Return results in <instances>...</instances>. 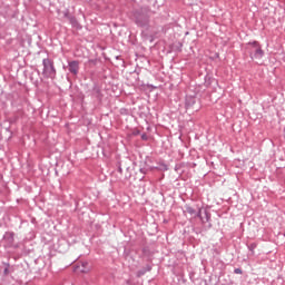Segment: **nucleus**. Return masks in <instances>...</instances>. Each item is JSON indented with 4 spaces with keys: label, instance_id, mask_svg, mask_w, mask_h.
Masks as SVG:
<instances>
[{
    "label": "nucleus",
    "instance_id": "obj_1",
    "mask_svg": "<svg viewBox=\"0 0 285 285\" xmlns=\"http://www.w3.org/2000/svg\"><path fill=\"white\" fill-rule=\"evenodd\" d=\"M131 19L138 28H148L150 26V11L146 9H137L131 13Z\"/></svg>",
    "mask_w": 285,
    "mask_h": 285
},
{
    "label": "nucleus",
    "instance_id": "obj_2",
    "mask_svg": "<svg viewBox=\"0 0 285 285\" xmlns=\"http://www.w3.org/2000/svg\"><path fill=\"white\" fill-rule=\"evenodd\" d=\"M42 76L45 79H56L57 78V69L55 68V61L50 60L49 58H45L42 60Z\"/></svg>",
    "mask_w": 285,
    "mask_h": 285
},
{
    "label": "nucleus",
    "instance_id": "obj_3",
    "mask_svg": "<svg viewBox=\"0 0 285 285\" xmlns=\"http://www.w3.org/2000/svg\"><path fill=\"white\" fill-rule=\"evenodd\" d=\"M248 46V53L250 59H262V57H264V50H262L259 42H249Z\"/></svg>",
    "mask_w": 285,
    "mask_h": 285
},
{
    "label": "nucleus",
    "instance_id": "obj_4",
    "mask_svg": "<svg viewBox=\"0 0 285 285\" xmlns=\"http://www.w3.org/2000/svg\"><path fill=\"white\" fill-rule=\"evenodd\" d=\"M186 213H188L189 215H196V217H198L202 222V224H206L208 222H210V213H208V210H205V218L202 216V208L197 210H195V208H193L191 206L186 205Z\"/></svg>",
    "mask_w": 285,
    "mask_h": 285
},
{
    "label": "nucleus",
    "instance_id": "obj_5",
    "mask_svg": "<svg viewBox=\"0 0 285 285\" xmlns=\"http://www.w3.org/2000/svg\"><path fill=\"white\" fill-rule=\"evenodd\" d=\"M2 244L6 248H19L18 244H14V233L6 232L2 238Z\"/></svg>",
    "mask_w": 285,
    "mask_h": 285
},
{
    "label": "nucleus",
    "instance_id": "obj_6",
    "mask_svg": "<svg viewBox=\"0 0 285 285\" xmlns=\"http://www.w3.org/2000/svg\"><path fill=\"white\" fill-rule=\"evenodd\" d=\"M68 71L70 75H73V77H77L79 75V61H68Z\"/></svg>",
    "mask_w": 285,
    "mask_h": 285
},
{
    "label": "nucleus",
    "instance_id": "obj_7",
    "mask_svg": "<svg viewBox=\"0 0 285 285\" xmlns=\"http://www.w3.org/2000/svg\"><path fill=\"white\" fill-rule=\"evenodd\" d=\"M195 104H197V98H195L193 96L186 97L185 106H186L187 110L193 108V106H195Z\"/></svg>",
    "mask_w": 285,
    "mask_h": 285
},
{
    "label": "nucleus",
    "instance_id": "obj_8",
    "mask_svg": "<svg viewBox=\"0 0 285 285\" xmlns=\"http://www.w3.org/2000/svg\"><path fill=\"white\" fill-rule=\"evenodd\" d=\"M151 271H153V266L147 265L142 269H139L136 275L137 277H142V275H146V273H150Z\"/></svg>",
    "mask_w": 285,
    "mask_h": 285
},
{
    "label": "nucleus",
    "instance_id": "obj_9",
    "mask_svg": "<svg viewBox=\"0 0 285 285\" xmlns=\"http://www.w3.org/2000/svg\"><path fill=\"white\" fill-rule=\"evenodd\" d=\"M65 17H68L72 28H79V21H77V18H75L73 16H68V13H66Z\"/></svg>",
    "mask_w": 285,
    "mask_h": 285
},
{
    "label": "nucleus",
    "instance_id": "obj_10",
    "mask_svg": "<svg viewBox=\"0 0 285 285\" xmlns=\"http://www.w3.org/2000/svg\"><path fill=\"white\" fill-rule=\"evenodd\" d=\"M81 266H82V268L80 269L81 273H88V271H90V268H88V262H83Z\"/></svg>",
    "mask_w": 285,
    "mask_h": 285
},
{
    "label": "nucleus",
    "instance_id": "obj_11",
    "mask_svg": "<svg viewBox=\"0 0 285 285\" xmlns=\"http://www.w3.org/2000/svg\"><path fill=\"white\" fill-rule=\"evenodd\" d=\"M255 248H257V245L255 243L248 245V250H250L252 255H255Z\"/></svg>",
    "mask_w": 285,
    "mask_h": 285
},
{
    "label": "nucleus",
    "instance_id": "obj_12",
    "mask_svg": "<svg viewBox=\"0 0 285 285\" xmlns=\"http://www.w3.org/2000/svg\"><path fill=\"white\" fill-rule=\"evenodd\" d=\"M3 275H10V264H7V267L3 271Z\"/></svg>",
    "mask_w": 285,
    "mask_h": 285
},
{
    "label": "nucleus",
    "instance_id": "obj_13",
    "mask_svg": "<svg viewBox=\"0 0 285 285\" xmlns=\"http://www.w3.org/2000/svg\"><path fill=\"white\" fill-rule=\"evenodd\" d=\"M235 275H242V268H235L234 269Z\"/></svg>",
    "mask_w": 285,
    "mask_h": 285
},
{
    "label": "nucleus",
    "instance_id": "obj_14",
    "mask_svg": "<svg viewBox=\"0 0 285 285\" xmlns=\"http://www.w3.org/2000/svg\"><path fill=\"white\" fill-rule=\"evenodd\" d=\"M141 139H142L144 141H146V139H148V136H147L146 134H142V135H141Z\"/></svg>",
    "mask_w": 285,
    "mask_h": 285
},
{
    "label": "nucleus",
    "instance_id": "obj_15",
    "mask_svg": "<svg viewBox=\"0 0 285 285\" xmlns=\"http://www.w3.org/2000/svg\"><path fill=\"white\" fill-rule=\"evenodd\" d=\"M118 173H124V169H121V167H118Z\"/></svg>",
    "mask_w": 285,
    "mask_h": 285
},
{
    "label": "nucleus",
    "instance_id": "obj_16",
    "mask_svg": "<svg viewBox=\"0 0 285 285\" xmlns=\"http://www.w3.org/2000/svg\"><path fill=\"white\" fill-rule=\"evenodd\" d=\"M140 173H145L144 169H140Z\"/></svg>",
    "mask_w": 285,
    "mask_h": 285
}]
</instances>
